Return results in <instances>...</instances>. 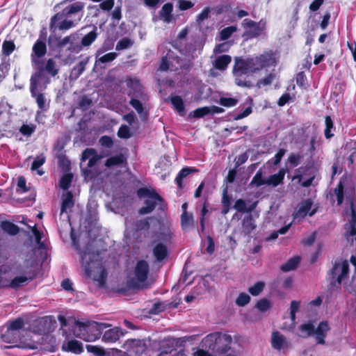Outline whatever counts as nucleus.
Instances as JSON below:
<instances>
[{
    "mask_svg": "<svg viewBox=\"0 0 356 356\" xmlns=\"http://www.w3.org/2000/svg\"><path fill=\"white\" fill-rule=\"evenodd\" d=\"M232 338L227 334L214 332L205 337V343L209 349L218 354H225L231 348Z\"/></svg>",
    "mask_w": 356,
    "mask_h": 356,
    "instance_id": "obj_4",
    "label": "nucleus"
},
{
    "mask_svg": "<svg viewBox=\"0 0 356 356\" xmlns=\"http://www.w3.org/2000/svg\"><path fill=\"white\" fill-rule=\"evenodd\" d=\"M1 228L9 235L15 236L19 232V227L8 220H3L1 222Z\"/></svg>",
    "mask_w": 356,
    "mask_h": 356,
    "instance_id": "obj_36",
    "label": "nucleus"
},
{
    "mask_svg": "<svg viewBox=\"0 0 356 356\" xmlns=\"http://www.w3.org/2000/svg\"><path fill=\"white\" fill-rule=\"evenodd\" d=\"M233 76L234 77V82L236 85L240 87L250 88L252 87V83L249 79V76L242 74L241 72L233 71Z\"/></svg>",
    "mask_w": 356,
    "mask_h": 356,
    "instance_id": "obj_24",
    "label": "nucleus"
},
{
    "mask_svg": "<svg viewBox=\"0 0 356 356\" xmlns=\"http://www.w3.org/2000/svg\"><path fill=\"white\" fill-rule=\"evenodd\" d=\"M102 158L97 151L93 148H86L82 152L81 161H85L88 159L87 167L88 168H92L96 165L98 161Z\"/></svg>",
    "mask_w": 356,
    "mask_h": 356,
    "instance_id": "obj_16",
    "label": "nucleus"
},
{
    "mask_svg": "<svg viewBox=\"0 0 356 356\" xmlns=\"http://www.w3.org/2000/svg\"><path fill=\"white\" fill-rule=\"evenodd\" d=\"M127 163V157L122 153L111 156L105 161V166L111 168L115 165H120Z\"/></svg>",
    "mask_w": 356,
    "mask_h": 356,
    "instance_id": "obj_33",
    "label": "nucleus"
},
{
    "mask_svg": "<svg viewBox=\"0 0 356 356\" xmlns=\"http://www.w3.org/2000/svg\"><path fill=\"white\" fill-rule=\"evenodd\" d=\"M246 60H248L250 65L252 73H253V74L264 69L257 56H255L254 58H250Z\"/></svg>",
    "mask_w": 356,
    "mask_h": 356,
    "instance_id": "obj_49",
    "label": "nucleus"
},
{
    "mask_svg": "<svg viewBox=\"0 0 356 356\" xmlns=\"http://www.w3.org/2000/svg\"><path fill=\"white\" fill-rule=\"evenodd\" d=\"M74 205V202L73 200V194L70 191H67L66 194L64 195V197L62 201L61 207H60V213L61 214L67 212V209H71Z\"/></svg>",
    "mask_w": 356,
    "mask_h": 356,
    "instance_id": "obj_35",
    "label": "nucleus"
},
{
    "mask_svg": "<svg viewBox=\"0 0 356 356\" xmlns=\"http://www.w3.org/2000/svg\"><path fill=\"white\" fill-rule=\"evenodd\" d=\"M134 44L133 40H131L129 38H123L121 40H120L115 46V49L117 51H122L124 49H127L129 47H131Z\"/></svg>",
    "mask_w": 356,
    "mask_h": 356,
    "instance_id": "obj_51",
    "label": "nucleus"
},
{
    "mask_svg": "<svg viewBox=\"0 0 356 356\" xmlns=\"http://www.w3.org/2000/svg\"><path fill=\"white\" fill-rule=\"evenodd\" d=\"M349 275V264L343 257H337L332 261V268L327 273L331 287L341 288L342 281Z\"/></svg>",
    "mask_w": 356,
    "mask_h": 356,
    "instance_id": "obj_2",
    "label": "nucleus"
},
{
    "mask_svg": "<svg viewBox=\"0 0 356 356\" xmlns=\"http://www.w3.org/2000/svg\"><path fill=\"white\" fill-rule=\"evenodd\" d=\"M232 70L241 72L249 76L253 74L248 60L239 57L235 58Z\"/></svg>",
    "mask_w": 356,
    "mask_h": 356,
    "instance_id": "obj_18",
    "label": "nucleus"
},
{
    "mask_svg": "<svg viewBox=\"0 0 356 356\" xmlns=\"http://www.w3.org/2000/svg\"><path fill=\"white\" fill-rule=\"evenodd\" d=\"M86 349L88 353H91L95 356H106V351L100 346L86 345Z\"/></svg>",
    "mask_w": 356,
    "mask_h": 356,
    "instance_id": "obj_58",
    "label": "nucleus"
},
{
    "mask_svg": "<svg viewBox=\"0 0 356 356\" xmlns=\"http://www.w3.org/2000/svg\"><path fill=\"white\" fill-rule=\"evenodd\" d=\"M62 349L66 352H70L74 354H81L83 351V347L81 342L72 339L64 343Z\"/></svg>",
    "mask_w": 356,
    "mask_h": 356,
    "instance_id": "obj_21",
    "label": "nucleus"
},
{
    "mask_svg": "<svg viewBox=\"0 0 356 356\" xmlns=\"http://www.w3.org/2000/svg\"><path fill=\"white\" fill-rule=\"evenodd\" d=\"M271 346L277 350L288 349L291 347V344L287 341L286 337L278 331L272 333Z\"/></svg>",
    "mask_w": 356,
    "mask_h": 356,
    "instance_id": "obj_14",
    "label": "nucleus"
},
{
    "mask_svg": "<svg viewBox=\"0 0 356 356\" xmlns=\"http://www.w3.org/2000/svg\"><path fill=\"white\" fill-rule=\"evenodd\" d=\"M198 170L195 168L185 167L183 168L177 174L175 178V183L179 189L183 188V180L191 172H197Z\"/></svg>",
    "mask_w": 356,
    "mask_h": 356,
    "instance_id": "obj_25",
    "label": "nucleus"
},
{
    "mask_svg": "<svg viewBox=\"0 0 356 356\" xmlns=\"http://www.w3.org/2000/svg\"><path fill=\"white\" fill-rule=\"evenodd\" d=\"M15 49V44L12 40H5L2 44V53L3 55L10 56Z\"/></svg>",
    "mask_w": 356,
    "mask_h": 356,
    "instance_id": "obj_52",
    "label": "nucleus"
},
{
    "mask_svg": "<svg viewBox=\"0 0 356 356\" xmlns=\"http://www.w3.org/2000/svg\"><path fill=\"white\" fill-rule=\"evenodd\" d=\"M25 325L24 320L21 318L18 317L13 320H10L7 322L6 324V326L9 327L11 328V330L18 332L21 334V332L24 330Z\"/></svg>",
    "mask_w": 356,
    "mask_h": 356,
    "instance_id": "obj_37",
    "label": "nucleus"
},
{
    "mask_svg": "<svg viewBox=\"0 0 356 356\" xmlns=\"http://www.w3.org/2000/svg\"><path fill=\"white\" fill-rule=\"evenodd\" d=\"M330 330V326L327 321H321L316 329L314 328V334H316V339L317 343L325 344V338L326 337L327 332Z\"/></svg>",
    "mask_w": 356,
    "mask_h": 356,
    "instance_id": "obj_19",
    "label": "nucleus"
},
{
    "mask_svg": "<svg viewBox=\"0 0 356 356\" xmlns=\"http://www.w3.org/2000/svg\"><path fill=\"white\" fill-rule=\"evenodd\" d=\"M66 17H68V15H67L64 8L60 12H58L54 16H52L49 22V30L51 33H54L56 30V25L60 22L65 19Z\"/></svg>",
    "mask_w": 356,
    "mask_h": 356,
    "instance_id": "obj_30",
    "label": "nucleus"
},
{
    "mask_svg": "<svg viewBox=\"0 0 356 356\" xmlns=\"http://www.w3.org/2000/svg\"><path fill=\"white\" fill-rule=\"evenodd\" d=\"M182 62V58L179 56H172V52L169 51L165 56L162 57L159 70L161 71L182 70L184 69Z\"/></svg>",
    "mask_w": 356,
    "mask_h": 356,
    "instance_id": "obj_10",
    "label": "nucleus"
},
{
    "mask_svg": "<svg viewBox=\"0 0 356 356\" xmlns=\"http://www.w3.org/2000/svg\"><path fill=\"white\" fill-rule=\"evenodd\" d=\"M173 10V5L172 3H165L160 13V17L163 20L164 22L170 23L172 20V13Z\"/></svg>",
    "mask_w": 356,
    "mask_h": 356,
    "instance_id": "obj_32",
    "label": "nucleus"
},
{
    "mask_svg": "<svg viewBox=\"0 0 356 356\" xmlns=\"http://www.w3.org/2000/svg\"><path fill=\"white\" fill-rule=\"evenodd\" d=\"M123 334V330L115 327L105 331L102 337V341L106 343H113L117 341L120 336Z\"/></svg>",
    "mask_w": 356,
    "mask_h": 356,
    "instance_id": "obj_20",
    "label": "nucleus"
},
{
    "mask_svg": "<svg viewBox=\"0 0 356 356\" xmlns=\"http://www.w3.org/2000/svg\"><path fill=\"white\" fill-rule=\"evenodd\" d=\"M153 254L158 261H161L168 255V248L165 244L159 243L154 246Z\"/></svg>",
    "mask_w": 356,
    "mask_h": 356,
    "instance_id": "obj_27",
    "label": "nucleus"
},
{
    "mask_svg": "<svg viewBox=\"0 0 356 356\" xmlns=\"http://www.w3.org/2000/svg\"><path fill=\"white\" fill-rule=\"evenodd\" d=\"M275 78V74L273 73H270L264 78L258 80V81L257 83V86L258 88H261V86H269L272 83V82Z\"/></svg>",
    "mask_w": 356,
    "mask_h": 356,
    "instance_id": "obj_60",
    "label": "nucleus"
},
{
    "mask_svg": "<svg viewBox=\"0 0 356 356\" xmlns=\"http://www.w3.org/2000/svg\"><path fill=\"white\" fill-rule=\"evenodd\" d=\"M150 224L149 218H143L136 220L134 224V227L136 232L147 231L149 229Z\"/></svg>",
    "mask_w": 356,
    "mask_h": 356,
    "instance_id": "obj_45",
    "label": "nucleus"
},
{
    "mask_svg": "<svg viewBox=\"0 0 356 356\" xmlns=\"http://www.w3.org/2000/svg\"><path fill=\"white\" fill-rule=\"evenodd\" d=\"M256 228L252 215L244 217L242 221V231L245 236H250Z\"/></svg>",
    "mask_w": 356,
    "mask_h": 356,
    "instance_id": "obj_31",
    "label": "nucleus"
},
{
    "mask_svg": "<svg viewBox=\"0 0 356 356\" xmlns=\"http://www.w3.org/2000/svg\"><path fill=\"white\" fill-rule=\"evenodd\" d=\"M172 304V302L169 304H165V302H155L151 309V313L156 314L164 312L167 309V307Z\"/></svg>",
    "mask_w": 356,
    "mask_h": 356,
    "instance_id": "obj_61",
    "label": "nucleus"
},
{
    "mask_svg": "<svg viewBox=\"0 0 356 356\" xmlns=\"http://www.w3.org/2000/svg\"><path fill=\"white\" fill-rule=\"evenodd\" d=\"M42 74V69L40 72H36L31 76L30 79V92L31 96L35 98L38 108L41 111L45 110V99L42 93L38 92V87L40 79Z\"/></svg>",
    "mask_w": 356,
    "mask_h": 356,
    "instance_id": "obj_7",
    "label": "nucleus"
},
{
    "mask_svg": "<svg viewBox=\"0 0 356 356\" xmlns=\"http://www.w3.org/2000/svg\"><path fill=\"white\" fill-rule=\"evenodd\" d=\"M264 184H267L266 179L263 178V172L261 170H259L251 180L250 186L260 187Z\"/></svg>",
    "mask_w": 356,
    "mask_h": 356,
    "instance_id": "obj_42",
    "label": "nucleus"
},
{
    "mask_svg": "<svg viewBox=\"0 0 356 356\" xmlns=\"http://www.w3.org/2000/svg\"><path fill=\"white\" fill-rule=\"evenodd\" d=\"M170 102L175 110L181 116L186 115L185 105L182 98L179 95H175L170 97Z\"/></svg>",
    "mask_w": 356,
    "mask_h": 356,
    "instance_id": "obj_29",
    "label": "nucleus"
},
{
    "mask_svg": "<svg viewBox=\"0 0 356 356\" xmlns=\"http://www.w3.org/2000/svg\"><path fill=\"white\" fill-rule=\"evenodd\" d=\"M238 103V99L232 97H220L219 104L225 107H233Z\"/></svg>",
    "mask_w": 356,
    "mask_h": 356,
    "instance_id": "obj_63",
    "label": "nucleus"
},
{
    "mask_svg": "<svg viewBox=\"0 0 356 356\" xmlns=\"http://www.w3.org/2000/svg\"><path fill=\"white\" fill-rule=\"evenodd\" d=\"M172 46L179 51V52L185 56H192L196 51V47L194 43H187L184 40H175L171 42Z\"/></svg>",
    "mask_w": 356,
    "mask_h": 356,
    "instance_id": "obj_13",
    "label": "nucleus"
},
{
    "mask_svg": "<svg viewBox=\"0 0 356 356\" xmlns=\"http://www.w3.org/2000/svg\"><path fill=\"white\" fill-rule=\"evenodd\" d=\"M300 262V257L296 256L290 258L285 264L281 266L280 269L283 272H289L296 269Z\"/></svg>",
    "mask_w": 356,
    "mask_h": 356,
    "instance_id": "obj_39",
    "label": "nucleus"
},
{
    "mask_svg": "<svg viewBox=\"0 0 356 356\" xmlns=\"http://www.w3.org/2000/svg\"><path fill=\"white\" fill-rule=\"evenodd\" d=\"M242 26L244 29H250L249 34L252 37H258L264 32L266 29V22L261 20L256 22L250 19H244L242 22Z\"/></svg>",
    "mask_w": 356,
    "mask_h": 356,
    "instance_id": "obj_12",
    "label": "nucleus"
},
{
    "mask_svg": "<svg viewBox=\"0 0 356 356\" xmlns=\"http://www.w3.org/2000/svg\"><path fill=\"white\" fill-rule=\"evenodd\" d=\"M325 128L324 130L325 137L326 139H330L334 136V134L332 133V131L335 130V127L334 126V122L332 120V118L330 115L325 116Z\"/></svg>",
    "mask_w": 356,
    "mask_h": 356,
    "instance_id": "obj_40",
    "label": "nucleus"
},
{
    "mask_svg": "<svg viewBox=\"0 0 356 356\" xmlns=\"http://www.w3.org/2000/svg\"><path fill=\"white\" fill-rule=\"evenodd\" d=\"M40 69H42V72L44 70L51 76H56L59 72V69L56 65V63L53 58H49L46 62L44 67L43 68L42 67H40L37 72H40Z\"/></svg>",
    "mask_w": 356,
    "mask_h": 356,
    "instance_id": "obj_34",
    "label": "nucleus"
},
{
    "mask_svg": "<svg viewBox=\"0 0 356 356\" xmlns=\"http://www.w3.org/2000/svg\"><path fill=\"white\" fill-rule=\"evenodd\" d=\"M118 56V54L115 52H110L108 54H104V56H101L99 58H97L95 60V65L96 66L98 63H110L114 60L116 57Z\"/></svg>",
    "mask_w": 356,
    "mask_h": 356,
    "instance_id": "obj_53",
    "label": "nucleus"
},
{
    "mask_svg": "<svg viewBox=\"0 0 356 356\" xmlns=\"http://www.w3.org/2000/svg\"><path fill=\"white\" fill-rule=\"evenodd\" d=\"M232 61V57L229 55L224 54L218 56L213 63V66L218 70H225Z\"/></svg>",
    "mask_w": 356,
    "mask_h": 356,
    "instance_id": "obj_28",
    "label": "nucleus"
},
{
    "mask_svg": "<svg viewBox=\"0 0 356 356\" xmlns=\"http://www.w3.org/2000/svg\"><path fill=\"white\" fill-rule=\"evenodd\" d=\"M234 209H236L238 212L244 213L251 211L253 207H250L249 209L246 207L245 201L243 199L237 200L234 205Z\"/></svg>",
    "mask_w": 356,
    "mask_h": 356,
    "instance_id": "obj_59",
    "label": "nucleus"
},
{
    "mask_svg": "<svg viewBox=\"0 0 356 356\" xmlns=\"http://www.w3.org/2000/svg\"><path fill=\"white\" fill-rule=\"evenodd\" d=\"M257 56L264 68L275 66L277 65V60L276 54L273 50L266 51Z\"/></svg>",
    "mask_w": 356,
    "mask_h": 356,
    "instance_id": "obj_17",
    "label": "nucleus"
},
{
    "mask_svg": "<svg viewBox=\"0 0 356 356\" xmlns=\"http://www.w3.org/2000/svg\"><path fill=\"white\" fill-rule=\"evenodd\" d=\"M127 345L137 355H141L146 350V346L140 340L130 339L127 340Z\"/></svg>",
    "mask_w": 356,
    "mask_h": 356,
    "instance_id": "obj_26",
    "label": "nucleus"
},
{
    "mask_svg": "<svg viewBox=\"0 0 356 356\" xmlns=\"http://www.w3.org/2000/svg\"><path fill=\"white\" fill-rule=\"evenodd\" d=\"M209 202H208V198L207 197H205L204 198V202L203 203V205H202V208L201 209V216H200V227H201V232H203L204 231V229H205V216L209 212V210H208V207H209Z\"/></svg>",
    "mask_w": 356,
    "mask_h": 356,
    "instance_id": "obj_44",
    "label": "nucleus"
},
{
    "mask_svg": "<svg viewBox=\"0 0 356 356\" xmlns=\"http://www.w3.org/2000/svg\"><path fill=\"white\" fill-rule=\"evenodd\" d=\"M76 39L77 36L75 33H72L63 38L51 33L48 38V43L49 44H53L55 48L59 49H63L67 45H69L67 49L70 51H73L75 50L74 42Z\"/></svg>",
    "mask_w": 356,
    "mask_h": 356,
    "instance_id": "obj_8",
    "label": "nucleus"
},
{
    "mask_svg": "<svg viewBox=\"0 0 356 356\" xmlns=\"http://www.w3.org/2000/svg\"><path fill=\"white\" fill-rule=\"evenodd\" d=\"M73 179V175L72 173H66L63 175L59 180V186L63 190H67Z\"/></svg>",
    "mask_w": 356,
    "mask_h": 356,
    "instance_id": "obj_43",
    "label": "nucleus"
},
{
    "mask_svg": "<svg viewBox=\"0 0 356 356\" xmlns=\"http://www.w3.org/2000/svg\"><path fill=\"white\" fill-rule=\"evenodd\" d=\"M6 330L1 333V340L7 343H19V346L26 349H35L36 348L34 341L31 339L24 340L20 337V333L15 332L8 326H6Z\"/></svg>",
    "mask_w": 356,
    "mask_h": 356,
    "instance_id": "obj_6",
    "label": "nucleus"
},
{
    "mask_svg": "<svg viewBox=\"0 0 356 356\" xmlns=\"http://www.w3.org/2000/svg\"><path fill=\"white\" fill-rule=\"evenodd\" d=\"M265 283L262 281L257 282L253 286L248 288L249 293L253 296H259L264 290Z\"/></svg>",
    "mask_w": 356,
    "mask_h": 356,
    "instance_id": "obj_48",
    "label": "nucleus"
},
{
    "mask_svg": "<svg viewBox=\"0 0 356 356\" xmlns=\"http://www.w3.org/2000/svg\"><path fill=\"white\" fill-rule=\"evenodd\" d=\"M271 302L266 298H262L257 301L255 307L261 312H265L271 308Z\"/></svg>",
    "mask_w": 356,
    "mask_h": 356,
    "instance_id": "obj_57",
    "label": "nucleus"
},
{
    "mask_svg": "<svg viewBox=\"0 0 356 356\" xmlns=\"http://www.w3.org/2000/svg\"><path fill=\"white\" fill-rule=\"evenodd\" d=\"M97 31V26H94L92 31L89 32L82 38L81 41V45L83 47H89L91 45L97 38L98 33Z\"/></svg>",
    "mask_w": 356,
    "mask_h": 356,
    "instance_id": "obj_38",
    "label": "nucleus"
},
{
    "mask_svg": "<svg viewBox=\"0 0 356 356\" xmlns=\"http://www.w3.org/2000/svg\"><path fill=\"white\" fill-rule=\"evenodd\" d=\"M181 226L184 232H187L195 227L193 213L184 211L181 215Z\"/></svg>",
    "mask_w": 356,
    "mask_h": 356,
    "instance_id": "obj_22",
    "label": "nucleus"
},
{
    "mask_svg": "<svg viewBox=\"0 0 356 356\" xmlns=\"http://www.w3.org/2000/svg\"><path fill=\"white\" fill-rule=\"evenodd\" d=\"M344 186L343 183L340 181L337 184V186L334 188V193L337 196V205L340 206L342 204L344 200Z\"/></svg>",
    "mask_w": 356,
    "mask_h": 356,
    "instance_id": "obj_47",
    "label": "nucleus"
},
{
    "mask_svg": "<svg viewBox=\"0 0 356 356\" xmlns=\"http://www.w3.org/2000/svg\"><path fill=\"white\" fill-rule=\"evenodd\" d=\"M149 266L145 260H139L137 261L134 268L135 279H130L127 281V286L133 289H142L146 288L143 284L148 277Z\"/></svg>",
    "mask_w": 356,
    "mask_h": 356,
    "instance_id": "obj_5",
    "label": "nucleus"
},
{
    "mask_svg": "<svg viewBox=\"0 0 356 356\" xmlns=\"http://www.w3.org/2000/svg\"><path fill=\"white\" fill-rule=\"evenodd\" d=\"M299 330L305 334L303 336L305 337L314 334V325L312 323H307L300 325Z\"/></svg>",
    "mask_w": 356,
    "mask_h": 356,
    "instance_id": "obj_56",
    "label": "nucleus"
},
{
    "mask_svg": "<svg viewBox=\"0 0 356 356\" xmlns=\"http://www.w3.org/2000/svg\"><path fill=\"white\" fill-rule=\"evenodd\" d=\"M250 300L251 298L248 293L241 292L236 299L235 303L239 307H244L250 302Z\"/></svg>",
    "mask_w": 356,
    "mask_h": 356,
    "instance_id": "obj_54",
    "label": "nucleus"
},
{
    "mask_svg": "<svg viewBox=\"0 0 356 356\" xmlns=\"http://www.w3.org/2000/svg\"><path fill=\"white\" fill-rule=\"evenodd\" d=\"M312 205L313 202L311 199L303 200L293 213V219L302 220L307 214L309 216H314L317 211V208L312 209Z\"/></svg>",
    "mask_w": 356,
    "mask_h": 356,
    "instance_id": "obj_11",
    "label": "nucleus"
},
{
    "mask_svg": "<svg viewBox=\"0 0 356 356\" xmlns=\"http://www.w3.org/2000/svg\"><path fill=\"white\" fill-rule=\"evenodd\" d=\"M84 8L83 4L76 2L75 3H72L69 6H67L64 8L68 17H71L72 15L77 13L81 11Z\"/></svg>",
    "mask_w": 356,
    "mask_h": 356,
    "instance_id": "obj_46",
    "label": "nucleus"
},
{
    "mask_svg": "<svg viewBox=\"0 0 356 356\" xmlns=\"http://www.w3.org/2000/svg\"><path fill=\"white\" fill-rule=\"evenodd\" d=\"M235 31H236V27L234 26H227L223 29L220 33V39L222 40H227Z\"/></svg>",
    "mask_w": 356,
    "mask_h": 356,
    "instance_id": "obj_62",
    "label": "nucleus"
},
{
    "mask_svg": "<svg viewBox=\"0 0 356 356\" xmlns=\"http://www.w3.org/2000/svg\"><path fill=\"white\" fill-rule=\"evenodd\" d=\"M109 326L108 324L96 321H76L74 334L86 341H94L100 338L102 331Z\"/></svg>",
    "mask_w": 356,
    "mask_h": 356,
    "instance_id": "obj_1",
    "label": "nucleus"
},
{
    "mask_svg": "<svg viewBox=\"0 0 356 356\" xmlns=\"http://www.w3.org/2000/svg\"><path fill=\"white\" fill-rule=\"evenodd\" d=\"M127 86L129 88V97H139L142 95L143 86L137 78H129L126 80Z\"/></svg>",
    "mask_w": 356,
    "mask_h": 356,
    "instance_id": "obj_15",
    "label": "nucleus"
},
{
    "mask_svg": "<svg viewBox=\"0 0 356 356\" xmlns=\"http://www.w3.org/2000/svg\"><path fill=\"white\" fill-rule=\"evenodd\" d=\"M33 277H27L26 276H17L14 277L10 282V288L18 289L20 286L24 285L28 280H32Z\"/></svg>",
    "mask_w": 356,
    "mask_h": 356,
    "instance_id": "obj_41",
    "label": "nucleus"
},
{
    "mask_svg": "<svg viewBox=\"0 0 356 356\" xmlns=\"http://www.w3.org/2000/svg\"><path fill=\"white\" fill-rule=\"evenodd\" d=\"M286 172V169L280 168L277 174L270 175L266 179L267 185L276 187L278 185L283 184Z\"/></svg>",
    "mask_w": 356,
    "mask_h": 356,
    "instance_id": "obj_23",
    "label": "nucleus"
},
{
    "mask_svg": "<svg viewBox=\"0 0 356 356\" xmlns=\"http://www.w3.org/2000/svg\"><path fill=\"white\" fill-rule=\"evenodd\" d=\"M210 114V109L209 106H204L198 108L189 114L190 116H193L195 118H201L207 115Z\"/></svg>",
    "mask_w": 356,
    "mask_h": 356,
    "instance_id": "obj_55",
    "label": "nucleus"
},
{
    "mask_svg": "<svg viewBox=\"0 0 356 356\" xmlns=\"http://www.w3.org/2000/svg\"><path fill=\"white\" fill-rule=\"evenodd\" d=\"M88 62V58H86L79 62L73 68L72 73L76 77H79L85 70L86 65Z\"/></svg>",
    "mask_w": 356,
    "mask_h": 356,
    "instance_id": "obj_50",
    "label": "nucleus"
},
{
    "mask_svg": "<svg viewBox=\"0 0 356 356\" xmlns=\"http://www.w3.org/2000/svg\"><path fill=\"white\" fill-rule=\"evenodd\" d=\"M75 26V24L72 20L63 19L56 25V29L60 31H67Z\"/></svg>",
    "mask_w": 356,
    "mask_h": 356,
    "instance_id": "obj_64",
    "label": "nucleus"
},
{
    "mask_svg": "<svg viewBox=\"0 0 356 356\" xmlns=\"http://www.w3.org/2000/svg\"><path fill=\"white\" fill-rule=\"evenodd\" d=\"M137 195L139 198H147L144 201L145 206L138 210V213L140 215L150 213L155 209L157 204L164 202V199L155 190L147 187L138 188L137 190Z\"/></svg>",
    "mask_w": 356,
    "mask_h": 356,
    "instance_id": "obj_3",
    "label": "nucleus"
},
{
    "mask_svg": "<svg viewBox=\"0 0 356 356\" xmlns=\"http://www.w3.org/2000/svg\"><path fill=\"white\" fill-rule=\"evenodd\" d=\"M47 51L46 34L41 33L38 39L35 41L32 47V52L31 54L32 62L35 65L40 64V61L39 59L44 57L46 55Z\"/></svg>",
    "mask_w": 356,
    "mask_h": 356,
    "instance_id": "obj_9",
    "label": "nucleus"
}]
</instances>
